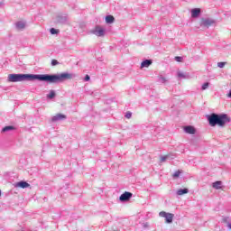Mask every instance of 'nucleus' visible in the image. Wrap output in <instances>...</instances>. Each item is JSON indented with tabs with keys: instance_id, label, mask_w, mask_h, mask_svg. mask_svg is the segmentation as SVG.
<instances>
[{
	"instance_id": "19",
	"label": "nucleus",
	"mask_w": 231,
	"mask_h": 231,
	"mask_svg": "<svg viewBox=\"0 0 231 231\" xmlns=\"http://www.w3.org/2000/svg\"><path fill=\"white\" fill-rule=\"evenodd\" d=\"M55 90H51L50 93L47 95V98H49L50 100H51V98H55Z\"/></svg>"
},
{
	"instance_id": "32",
	"label": "nucleus",
	"mask_w": 231,
	"mask_h": 231,
	"mask_svg": "<svg viewBox=\"0 0 231 231\" xmlns=\"http://www.w3.org/2000/svg\"><path fill=\"white\" fill-rule=\"evenodd\" d=\"M227 228L231 230V223L227 225Z\"/></svg>"
},
{
	"instance_id": "10",
	"label": "nucleus",
	"mask_w": 231,
	"mask_h": 231,
	"mask_svg": "<svg viewBox=\"0 0 231 231\" xmlns=\"http://www.w3.org/2000/svg\"><path fill=\"white\" fill-rule=\"evenodd\" d=\"M184 132L188 134H196V128L192 125H188L184 127Z\"/></svg>"
},
{
	"instance_id": "5",
	"label": "nucleus",
	"mask_w": 231,
	"mask_h": 231,
	"mask_svg": "<svg viewBox=\"0 0 231 231\" xmlns=\"http://www.w3.org/2000/svg\"><path fill=\"white\" fill-rule=\"evenodd\" d=\"M216 24V20L212 18H202L200 26H203L204 28H210V26Z\"/></svg>"
},
{
	"instance_id": "6",
	"label": "nucleus",
	"mask_w": 231,
	"mask_h": 231,
	"mask_svg": "<svg viewBox=\"0 0 231 231\" xmlns=\"http://www.w3.org/2000/svg\"><path fill=\"white\" fill-rule=\"evenodd\" d=\"M68 23V14H58L55 19L56 24H66Z\"/></svg>"
},
{
	"instance_id": "22",
	"label": "nucleus",
	"mask_w": 231,
	"mask_h": 231,
	"mask_svg": "<svg viewBox=\"0 0 231 231\" xmlns=\"http://www.w3.org/2000/svg\"><path fill=\"white\" fill-rule=\"evenodd\" d=\"M209 86H210V83L208 82L204 83L201 87L202 91H205V89H208Z\"/></svg>"
},
{
	"instance_id": "4",
	"label": "nucleus",
	"mask_w": 231,
	"mask_h": 231,
	"mask_svg": "<svg viewBox=\"0 0 231 231\" xmlns=\"http://www.w3.org/2000/svg\"><path fill=\"white\" fill-rule=\"evenodd\" d=\"M160 217H164L165 221L168 225H171L172 223V219H174V214L172 213H167L165 211H161L159 213Z\"/></svg>"
},
{
	"instance_id": "2",
	"label": "nucleus",
	"mask_w": 231,
	"mask_h": 231,
	"mask_svg": "<svg viewBox=\"0 0 231 231\" xmlns=\"http://www.w3.org/2000/svg\"><path fill=\"white\" fill-rule=\"evenodd\" d=\"M206 118L211 127H216V125L225 127L226 124H229V122H231L230 116L226 114L212 113L211 115H207Z\"/></svg>"
},
{
	"instance_id": "27",
	"label": "nucleus",
	"mask_w": 231,
	"mask_h": 231,
	"mask_svg": "<svg viewBox=\"0 0 231 231\" xmlns=\"http://www.w3.org/2000/svg\"><path fill=\"white\" fill-rule=\"evenodd\" d=\"M175 60H176L177 62H181V60H183V58H182V57H180V56H176V57H175Z\"/></svg>"
},
{
	"instance_id": "12",
	"label": "nucleus",
	"mask_w": 231,
	"mask_h": 231,
	"mask_svg": "<svg viewBox=\"0 0 231 231\" xmlns=\"http://www.w3.org/2000/svg\"><path fill=\"white\" fill-rule=\"evenodd\" d=\"M223 185V182L221 180H217L212 183L213 189H216V190H219Z\"/></svg>"
},
{
	"instance_id": "17",
	"label": "nucleus",
	"mask_w": 231,
	"mask_h": 231,
	"mask_svg": "<svg viewBox=\"0 0 231 231\" xmlns=\"http://www.w3.org/2000/svg\"><path fill=\"white\" fill-rule=\"evenodd\" d=\"M15 26L17 30H24V28H26V23H24L23 22H17L15 23Z\"/></svg>"
},
{
	"instance_id": "1",
	"label": "nucleus",
	"mask_w": 231,
	"mask_h": 231,
	"mask_svg": "<svg viewBox=\"0 0 231 231\" xmlns=\"http://www.w3.org/2000/svg\"><path fill=\"white\" fill-rule=\"evenodd\" d=\"M75 74L63 72L60 74H9L8 82H47L48 84H62L66 80L74 79Z\"/></svg>"
},
{
	"instance_id": "14",
	"label": "nucleus",
	"mask_w": 231,
	"mask_h": 231,
	"mask_svg": "<svg viewBox=\"0 0 231 231\" xmlns=\"http://www.w3.org/2000/svg\"><path fill=\"white\" fill-rule=\"evenodd\" d=\"M10 131H15V126H14V125H7V126H5V127L2 129L1 133H8V132H10Z\"/></svg>"
},
{
	"instance_id": "9",
	"label": "nucleus",
	"mask_w": 231,
	"mask_h": 231,
	"mask_svg": "<svg viewBox=\"0 0 231 231\" xmlns=\"http://www.w3.org/2000/svg\"><path fill=\"white\" fill-rule=\"evenodd\" d=\"M201 14V9L200 8H194L191 10V17L193 19H196L198 17H199V15Z\"/></svg>"
},
{
	"instance_id": "21",
	"label": "nucleus",
	"mask_w": 231,
	"mask_h": 231,
	"mask_svg": "<svg viewBox=\"0 0 231 231\" xmlns=\"http://www.w3.org/2000/svg\"><path fill=\"white\" fill-rule=\"evenodd\" d=\"M50 32L51 35H58V33H60V31L55 28H51Z\"/></svg>"
},
{
	"instance_id": "8",
	"label": "nucleus",
	"mask_w": 231,
	"mask_h": 231,
	"mask_svg": "<svg viewBox=\"0 0 231 231\" xmlns=\"http://www.w3.org/2000/svg\"><path fill=\"white\" fill-rule=\"evenodd\" d=\"M68 116L64 114H57L56 116L51 117V122H62L66 120Z\"/></svg>"
},
{
	"instance_id": "23",
	"label": "nucleus",
	"mask_w": 231,
	"mask_h": 231,
	"mask_svg": "<svg viewBox=\"0 0 231 231\" xmlns=\"http://www.w3.org/2000/svg\"><path fill=\"white\" fill-rule=\"evenodd\" d=\"M170 156L169 155H164L161 157V163H163V162H167L169 160Z\"/></svg>"
},
{
	"instance_id": "15",
	"label": "nucleus",
	"mask_w": 231,
	"mask_h": 231,
	"mask_svg": "<svg viewBox=\"0 0 231 231\" xmlns=\"http://www.w3.org/2000/svg\"><path fill=\"white\" fill-rule=\"evenodd\" d=\"M177 196H183V194H189V189H180L176 192Z\"/></svg>"
},
{
	"instance_id": "13",
	"label": "nucleus",
	"mask_w": 231,
	"mask_h": 231,
	"mask_svg": "<svg viewBox=\"0 0 231 231\" xmlns=\"http://www.w3.org/2000/svg\"><path fill=\"white\" fill-rule=\"evenodd\" d=\"M152 64V60H145L141 63V68H149Z\"/></svg>"
},
{
	"instance_id": "29",
	"label": "nucleus",
	"mask_w": 231,
	"mask_h": 231,
	"mask_svg": "<svg viewBox=\"0 0 231 231\" xmlns=\"http://www.w3.org/2000/svg\"><path fill=\"white\" fill-rule=\"evenodd\" d=\"M59 64V61L57 60H51V66H57Z\"/></svg>"
},
{
	"instance_id": "26",
	"label": "nucleus",
	"mask_w": 231,
	"mask_h": 231,
	"mask_svg": "<svg viewBox=\"0 0 231 231\" xmlns=\"http://www.w3.org/2000/svg\"><path fill=\"white\" fill-rule=\"evenodd\" d=\"M226 64V62H218L217 67L218 68H225Z\"/></svg>"
},
{
	"instance_id": "28",
	"label": "nucleus",
	"mask_w": 231,
	"mask_h": 231,
	"mask_svg": "<svg viewBox=\"0 0 231 231\" xmlns=\"http://www.w3.org/2000/svg\"><path fill=\"white\" fill-rule=\"evenodd\" d=\"M85 82H89V80H91V78L89 77V75H86L84 78Z\"/></svg>"
},
{
	"instance_id": "31",
	"label": "nucleus",
	"mask_w": 231,
	"mask_h": 231,
	"mask_svg": "<svg viewBox=\"0 0 231 231\" xmlns=\"http://www.w3.org/2000/svg\"><path fill=\"white\" fill-rule=\"evenodd\" d=\"M227 97L231 98V90L228 92Z\"/></svg>"
},
{
	"instance_id": "3",
	"label": "nucleus",
	"mask_w": 231,
	"mask_h": 231,
	"mask_svg": "<svg viewBox=\"0 0 231 231\" xmlns=\"http://www.w3.org/2000/svg\"><path fill=\"white\" fill-rule=\"evenodd\" d=\"M89 33L96 35L97 37H104V35H106V30L102 29L99 25H97L94 29L89 31Z\"/></svg>"
},
{
	"instance_id": "33",
	"label": "nucleus",
	"mask_w": 231,
	"mask_h": 231,
	"mask_svg": "<svg viewBox=\"0 0 231 231\" xmlns=\"http://www.w3.org/2000/svg\"><path fill=\"white\" fill-rule=\"evenodd\" d=\"M2 5H4L3 2H0V6H2Z\"/></svg>"
},
{
	"instance_id": "11",
	"label": "nucleus",
	"mask_w": 231,
	"mask_h": 231,
	"mask_svg": "<svg viewBox=\"0 0 231 231\" xmlns=\"http://www.w3.org/2000/svg\"><path fill=\"white\" fill-rule=\"evenodd\" d=\"M14 187H19L20 189H28V187H30V184L24 180H22L14 184Z\"/></svg>"
},
{
	"instance_id": "20",
	"label": "nucleus",
	"mask_w": 231,
	"mask_h": 231,
	"mask_svg": "<svg viewBox=\"0 0 231 231\" xmlns=\"http://www.w3.org/2000/svg\"><path fill=\"white\" fill-rule=\"evenodd\" d=\"M158 82L159 84H165V82H167V79H165L163 76H159Z\"/></svg>"
},
{
	"instance_id": "16",
	"label": "nucleus",
	"mask_w": 231,
	"mask_h": 231,
	"mask_svg": "<svg viewBox=\"0 0 231 231\" xmlns=\"http://www.w3.org/2000/svg\"><path fill=\"white\" fill-rule=\"evenodd\" d=\"M106 24H113V23H115V16L106 15Z\"/></svg>"
},
{
	"instance_id": "30",
	"label": "nucleus",
	"mask_w": 231,
	"mask_h": 231,
	"mask_svg": "<svg viewBox=\"0 0 231 231\" xmlns=\"http://www.w3.org/2000/svg\"><path fill=\"white\" fill-rule=\"evenodd\" d=\"M131 116H133V113L127 112V113L125 114V118H131Z\"/></svg>"
},
{
	"instance_id": "7",
	"label": "nucleus",
	"mask_w": 231,
	"mask_h": 231,
	"mask_svg": "<svg viewBox=\"0 0 231 231\" xmlns=\"http://www.w3.org/2000/svg\"><path fill=\"white\" fill-rule=\"evenodd\" d=\"M133 198V193L129 191H125L119 197V201H122L123 203L125 201H129Z\"/></svg>"
},
{
	"instance_id": "25",
	"label": "nucleus",
	"mask_w": 231,
	"mask_h": 231,
	"mask_svg": "<svg viewBox=\"0 0 231 231\" xmlns=\"http://www.w3.org/2000/svg\"><path fill=\"white\" fill-rule=\"evenodd\" d=\"M180 174H181V171H177L173 173V178H180Z\"/></svg>"
},
{
	"instance_id": "18",
	"label": "nucleus",
	"mask_w": 231,
	"mask_h": 231,
	"mask_svg": "<svg viewBox=\"0 0 231 231\" xmlns=\"http://www.w3.org/2000/svg\"><path fill=\"white\" fill-rule=\"evenodd\" d=\"M222 223H225L226 226H228V225L231 223L230 217H222Z\"/></svg>"
},
{
	"instance_id": "24",
	"label": "nucleus",
	"mask_w": 231,
	"mask_h": 231,
	"mask_svg": "<svg viewBox=\"0 0 231 231\" xmlns=\"http://www.w3.org/2000/svg\"><path fill=\"white\" fill-rule=\"evenodd\" d=\"M179 79H187V76L183 72H178Z\"/></svg>"
}]
</instances>
